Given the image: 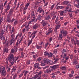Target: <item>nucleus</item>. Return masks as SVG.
<instances>
[{"instance_id": "35", "label": "nucleus", "mask_w": 79, "mask_h": 79, "mask_svg": "<svg viewBox=\"0 0 79 79\" xmlns=\"http://www.w3.org/2000/svg\"><path fill=\"white\" fill-rule=\"evenodd\" d=\"M13 33V32H12L11 33V37H12V38H13V36H14V35H15V34H14V33H13V34H12V33Z\"/></svg>"}, {"instance_id": "19", "label": "nucleus", "mask_w": 79, "mask_h": 79, "mask_svg": "<svg viewBox=\"0 0 79 79\" xmlns=\"http://www.w3.org/2000/svg\"><path fill=\"white\" fill-rule=\"evenodd\" d=\"M62 38L63 37H62V34L61 33L59 35L58 39L59 40H61Z\"/></svg>"}, {"instance_id": "56", "label": "nucleus", "mask_w": 79, "mask_h": 79, "mask_svg": "<svg viewBox=\"0 0 79 79\" xmlns=\"http://www.w3.org/2000/svg\"><path fill=\"white\" fill-rule=\"evenodd\" d=\"M69 76L70 77H72L73 76V75L71 74H69Z\"/></svg>"}, {"instance_id": "13", "label": "nucleus", "mask_w": 79, "mask_h": 79, "mask_svg": "<svg viewBox=\"0 0 79 79\" xmlns=\"http://www.w3.org/2000/svg\"><path fill=\"white\" fill-rule=\"evenodd\" d=\"M50 19V16L48 15V16H47L46 15V17H45V20H49Z\"/></svg>"}, {"instance_id": "11", "label": "nucleus", "mask_w": 79, "mask_h": 79, "mask_svg": "<svg viewBox=\"0 0 79 79\" xmlns=\"http://www.w3.org/2000/svg\"><path fill=\"white\" fill-rule=\"evenodd\" d=\"M76 2H77V4H78L77 5L76 4H75L74 5V6H76V7H77V8H79V0H76Z\"/></svg>"}, {"instance_id": "16", "label": "nucleus", "mask_w": 79, "mask_h": 79, "mask_svg": "<svg viewBox=\"0 0 79 79\" xmlns=\"http://www.w3.org/2000/svg\"><path fill=\"white\" fill-rule=\"evenodd\" d=\"M14 57V55H13V54H11L10 55V56L9 57V60H12V59L13 58V57Z\"/></svg>"}, {"instance_id": "61", "label": "nucleus", "mask_w": 79, "mask_h": 79, "mask_svg": "<svg viewBox=\"0 0 79 79\" xmlns=\"http://www.w3.org/2000/svg\"><path fill=\"white\" fill-rule=\"evenodd\" d=\"M76 68L77 69H78L79 68V65H77L76 66Z\"/></svg>"}, {"instance_id": "62", "label": "nucleus", "mask_w": 79, "mask_h": 79, "mask_svg": "<svg viewBox=\"0 0 79 79\" xmlns=\"http://www.w3.org/2000/svg\"><path fill=\"white\" fill-rule=\"evenodd\" d=\"M40 3V2H36L35 3V4L36 5H39V3Z\"/></svg>"}, {"instance_id": "33", "label": "nucleus", "mask_w": 79, "mask_h": 79, "mask_svg": "<svg viewBox=\"0 0 79 79\" xmlns=\"http://www.w3.org/2000/svg\"><path fill=\"white\" fill-rule=\"evenodd\" d=\"M55 5V4H53V5L50 8V10H52V9L54 8V6Z\"/></svg>"}, {"instance_id": "21", "label": "nucleus", "mask_w": 79, "mask_h": 79, "mask_svg": "<svg viewBox=\"0 0 79 79\" xmlns=\"http://www.w3.org/2000/svg\"><path fill=\"white\" fill-rule=\"evenodd\" d=\"M48 55L49 57H52L53 54L52 52L48 53Z\"/></svg>"}, {"instance_id": "38", "label": "nucleus", "mask_w": 79, "mask_h": 79, "mask_svg": "<svg viewBox=\"0 0 79 79\" xmlns=\"http://www.w3.org/2000/svg\"><path fill=\"white\" fill-rule=\"evenodd\" d=\"M64 13V11H61L60 12V16H63V13Z\"/></svg>"}, {"instance_id": "4", "label": "nucleus", "mask_w": 79, "mask_h": 79, "mask_svg": "<svg viewBox=\"0 0 79 79\" xmlns=\"http://www.w3.org/2000/svg\"><path fill=\"white\" fill-rule=\"evenodd\" d=\"M60 32L61 34H63V35L64 36V37H66V35H67V31H64V30H62L61 31H60Z\"/></svg>"}, {"instance_id": "22", "label": "nucleus", "mask_w": 79, "mask_h": 79, "mask_svg": "<svg viewBox=\"0 0 79 79\" xmlns=\"http://www.w3.org/2000/svg\"><path fill=\"white\" fill-rule=\"evenodd\" d=\"M42 18V16L41 15H39L37 17V20H40V19H41Z\"/></svg>"}, {"instance_id": "9", "label": "nucleus", "mask_w": 79, "mask_h": 79, "mask_svg": "<svg viewBox=\"0 0 79 79\" xmlns=\"http://www.w3.org/2000/svg\"><path fill=\"white\" fill-rule=\"evenodd\" d=\"M13 10L12 9H11L9 11V14L7 16H11L12 14H13Z\"/></svg>"}, {"instance_id": "12", "label": "nucleus", "mask_w": 79, "mask_h": 79, "mask_svg": "<svg viewBox=\"0 0 79 79\" xmlns=\"http://www.w3.org/2000/svg\"><path fill=\"white\" fill-rule=\"evenodd\" d=\"M7 21L8 23H11V19H10V16L7 15Z\"/></svg>"}, {"instance_id": "3", "label": "nucleus", "mask_w": 79, "mask_h": 79, "mask_svg": "<svg viewBox=\"0 0 79 79\" xmlns=\"http://www.w3.org/2000/svg\"><path fill=\"white\" fill-rule=\"evenodd\" d=\"M57 66H58V65H54L53 66H50V68H52V69H51L50 72L52 71H54L55 69L57 68Z\"/></svg>"}, {"instance_id": "60", "label": "nucleus", "mask_w": 79, "mask_h": 79, "mask_svg": "<svg viewBox=\"0 0 79 79\" xmlns=\"http://www.w3.org/2000/svg\"><path fill=\"white\" fill-rule=\"evenodd\" d=\"M45 64L44 63H41L40 64V65L42 66H45Z\"/></svg>"}, {"instance_id": "14", "label": "nucleus", "mask_w": 79, "mask_h": 79, "mask_svg": "<svg viewBox=\"0 0 79 79\" xmlns=\"http://www.w3.org/2000/svg\"><path fill=\"white\" fill-rule=\"evenodd\" d=\"M33 28L34 29L38 28V24L36 23L35 25L33 26Z\"/></svg>"}, {"instance_id": "50", "label": "nucleus", "mask_w": 79, "mask_h": 79, "mask_svg": "<svg viewBox=\"0 0 79 79\" xmlns=\"http://www.w3.org/2000/svg\"><path fill=\"white\" fill-rule=\"evenodd\" d=\"M62 70H66V67L64 66L62 68Z\"/></svg>"}, {"instance_id": "17", "label": "nucleus", "mask_w": 79, "mask_h": 79, "mask_svg": "<svg viewBox=\"0 0 79 79\" xmlns=\"http://www.w3.org/2000/svg\"><path fill=\"white\" fill-rule=\"evenodd\" d=\"M68 3H69V1H65L63 2H62V3H63V5H67V4H68Z\"/></svg>"}, {"instance_id": "46", "label": "nucleus", "mask_w": 79, "mask_h": 79, "mask_svg": "<svg viewBox=\"0 0 79 79\" xmlns=\"http://www.w3.org/2000/svg\"><path fill=\"white\" fill-rule=\"evenodd\" d=\"M24 52H22L21 54V56H22L24 57V55H23Z\"/></svg>"}, {"instance_id": "28", "label": "nucleus", "mask_w": 79, "mask_h": 79, "mask_svg": "<svg viewBox=\"0 0 79 79\" xmlns=\"http://www.w3.org/2000/svg\"><path fill=\"white\" fill-rule=\"evenodd\" d=\"M71 40L72 42H74V38L73 36H71L70 37Z\"/></svg>"}, {"instance_id": "27", "label": "nucleus", "mask_w": 79, "mask_h": 79, "mask_svg": "<svg viewBox=\"0 0 79 79\" xmlns=\"http://www.w3.org/2000/svg\"><path fill=\"white\" fill-rule=\"evenodd\" d=\"M48 55V52H47V51H45L44 52V56H47Z\"/></svg>"}, {"instance_id": "36", "label": "nucleus", "mask_w": 79, "mask_h": 79, "mask_svg": "<svg viewBox=\"0 0 79 79\" xmlns=\"http://www.w3.org/2000/svg\"><path fill=\"white\" fill-rule=\"evenodd\" d=\"M54 54H55V55H56L57 54V51L55 50V49L54 50L53 52Z\"/></svg>"}, {"instance_id": "43", "label": "nucleus", "mask_w": 79, "mask_h": 79, "mask_svg": "<svg viewBox=\"0 0 79 79\" xmlns=\"http://www.w3.org/2000/svg\"><path fill=\"white\" fill-rule=\"evenodd\" d=\"M23 76V73H21L20 74V75L19 76V78H21V77H22Z\"/></svg>"}, {"instance_id": "51", "label": "nucleus", "mask_w": 79, "mask_h": 79, "mask_svg": "<svg viewBox=\"0 0 79 79\" xmlns=\"http://www.w3.org/2000/svg\"><path fill=\"white\" fill-rule=\"evenodd\" d=\"M27 74V71H26L25 72V73L24 74V76H26V74Z\"/></svg>"}, {"instance_id": "53", "label": "nucleus", "mask_w": 79, "mask_h": 79, "mask_svg": "<svg viewBox=\"0 0 79 79\" xmlns=\"http://www.w3.org/2000/svg\"><path fill=\"white\" fill-rule=\"evenodd\" d=\"M48 45V43H47V44H46L45 45V48H46L47 47V45Z\"/></svg>"}, {"instance_id": "44", "label": "nucleus", "mask_w": 79, "mask_h": 79, "mask_svg": "<svg viewBox=\"0 0 79 79\" xmlns=\"http://www.w3.org/2000/svg\"><path fill=\"white\" fill-rule=\"evenodd\" d=\"M58 7L60 9H62V8H64V7L62 6H58Z\"/></svg>"}, {"instance_id": "34", "label": "nucleus", "mask_w": 79, "mask_h": 79, "mask_svg": "<svg viewBox=\"0 0 79 79\" xmlns=\"http://www.w3.org/2000/svg\"><path fill=\"white\" fill-rule=\"evenodd\" d=\"M12 72L13 71V69H14V72L16 71V67L15 66V67H13V68L12 69Z\"/></svg>"}, {"instance_id": "42", "label": "nucleus", "mask_w": 79, "mask_h": 79, "mask_svg": "<svg viewBox=\"0 0 79 79\" xmlns=\"http://www.w3.org/2000/svg\"><path fill=\"white\" fill-rule=\"evenodd\" d=\"M19 34H18L16 36V37L15 38V40H16L18 38V37H19Z\"/></svg>"}, {"instance_id": "8", "label": "nucleus", "mask_w": 79, "mask_h": 79, "mask_svg": "<svg viewBox=\"0 0 79 79\" xmlns=\"http://www.w3.org/2000/svg\"><path fill=\"white\" fill-rule=\"evenodd\" d=\"M41 24L43 25L44 27V26H45L47 25V24H48V23H47V22H45V20H43L41 22Z\"/></svg>"}, {"instance_id": "48", "label": "nucleus", "mask_w": 79, "mask_h": 79, "mask_svg": "<svg viewBox=\"0 0 79 79\" xmlns=\"http://www.w3.org/2000/svg\"><path fill=\"white\" fill-rule=\"evenodd\" d=\"M14 50L15 51V52H17V50H18V47L15 48Z\"/></svg>"}, {"instance_id": "49", "label": "nucleus", "mask_w": 79, "mask_h": 79, "mask_svg": "<svg viewBox=\"0 0 79 79\" xmlns=\"http://www.w3.org/2000/svg\"><path fill=\"white\" fill-rule=\"evenodd\" d=\"M34 20H34V19H32L31 22H34V23H35V22H36V21H37V19H36V20L35 21H34Z\"/></svg>"}, {"instance_id": "1", "label": "nucleus", "mask_w": 79, "mask_h": 79, "mask_svg": "<svg viewBox=\"0 0 79 79\" xmlns=\"http://www.w3.org/2000/svg\"><path fill=\"white\" fill-rule=\"evenodd\" d=\"M39 11L40 13H42V15L41 17H42L44 15L45 13H44V11L42 9V7H40L38 9L37 12H39Z\"/></svg>"}, {"instance_id": "40", "label": "nucleus", "mask_w": 79, "mask_h": 79, "mask_svg": "<svg viewBox=\"0 0 79 79\" xmlns=\"http://www.w3.org/2000/svg\"><path fill=\"white\" fill-rule=\"evenodd\" d=\"M11 53H15V50L14 49H12L11 51Z\"/></svg>"}, {"instance_id": "45", "label": "nucleus", "mask_w": 79, "mask_h": 79, "mask_svg": "<svg viewBox=\"0 0 79 79\" xmlns=\"http://www.w3.org/2000/svg\"><path fill=\"white\" fill-rule=\"evenodd\" d=\"M30 63H31V61L29 60H28L26 62V64H30Z\"/></svg>"}, {"instance_id": "23", "label": "nucleus", "mask_w": 79, "mask_h": 79, "mask_svg": "<svg viewBox=\"0 0 79 79\" xmlns=\"http://www.w3.org/2000/svg\"><path fill=\"white\" fill-rule=\"evenodd\" d=\"M50 69H47V70L44 71L45 73H50Z\"/></svg>"}, {"instance_id": "41", "label": "nucleus", "mask_w": 79, "mask_h": 79, "mask_svg": "<svg viewBox=\"0 0 79 79\" xmlns=\"http://www.w3.org/2000/svg\"><path fill=\"white\" fill-rule=\"evenodd\" d=\"M41 60V58L40 57H39L37 59V61H40Z\"/></svg>"}, {"instance_id": "25", "label": "nucleus", "mask_w": 79, "mask_h": 79, "mask_svg": "<svg viewBox=\"0 0 79 79\" xmlns=\"http://www.w3.org/2000/svg\"><path fill=\"white\" fill-rule=\"evenodd\" d=\"M15 38V37H13L11 39V40L10 41V45H11V44H13V42L14 41V40H13V39H14Z\"/></svg>"}, {"instance_id": "2", "label": "nucleus", "mask_w": 79, "mask_h": 79, "mask_svg": "<svg viewBox=\"0 0 79 79\" xmlns=\"http://www.w3.org/2000/svg\"><path fill=\"white\" fill-rule=\"evenodd\" d=\"M2 76H4L6 75V71H5V67H3L2 68Z\"/></svg>"}, {"instance_id": "55", "label": "nucleus", "mask_w": 79, "mask_h": 79, "mask_svg": "<svg viewBox=\"0 0 79 79\" xmlns=\"http://www.w3.org/2000/svg\"><path fill=\"white\" fill-rule=\"evenodd\" d=\"M29 18H30V15H29L27 17V19L28 20V19H29Z\"/></svg>"}, {"instance_id": "29", "label": "nucleus", "mask_w": 79, "mask_h": 79, "mask_svg": "<svg viewBox=\"0 0 79 79\" xmlns=\"http://www.w3.org/2000/svg\"><path fill=\"white\" fill-rule=\"evenodd\" d=\"M10 3H9L8 5H7V6L6 9L7 10H9L10 8Z\"/></svg>"}, {"instance_id": "58", "label": "nucleus", "mask_w": 79, "mask_h": 79, "mask_svg": "<svg viewBox=\"0 0 79 79\" xmlns=\"http://www.w3.org/2000/svg\"><path fill=\"white\" fill-rule=\"evenodd\" d=\"M49 40L50 42H52V37H50L49 39Z\"/></svg>"}, {"instance_id": "10", "label": "nucleus", "mask_w": 79, "mask_h": 79, "mask_svg": "<svg viewBox=\"0 0 79 79\" xmlns=\"http://www.w3.org/2000/svg\"><path fill=\"white\" fill-rule=\"evenodd\" d=\"M31 21H29L28 23V25H27V23H26L27 26H26V27H27V31H28V30H29V24L31 23Z\"/></svg>"}, {"instance_id": "6", "label": "nucleus", "mask_w": 79, "mask_h": 79, "mask_svg": "<svg viewBox=\"0 0 79 79\" xmlns=\"http://www.w3.org/2000/svg\"><path fill=\"white\" fill-rule=\"evenodd\" d=\"M43 61H44V63H47V64L50 63V60L47 59H44Z\"/></svg>"}, {"instance_id": "47", "label": "nucleus", "mask_w": 79, "mask_h": 79, "mask_svg": "<svg viewBox=\"0 0 79 79\" xmlns=\"http://www.w3.org/2000/svg\"><path fill=\"white\" fill-rule=\"evenodd\" d=\"M3 5H0V9H1V10H3Z\"/></svg>"}, {"instance_id": "39", "label": "nucleus", "mask_w": 79, "mask_h": 79, "mask_svg": "<svg viewBox=\"0 0 79 79\" xmlns=\"http://www.w3.org/2000/svg\"><path fill=\"white\" fill-rule=\"evenodd\" d=\"M48 67H49V66H47L46 67H43V69H47V68H48Z\"/></svg>"}, {"instance_id": "5", "label": "nucleus", "mask_w": 79, "mask_h": 79, "mask_svg": "<svg viewBox=\"0 0 79 79\" xmlns=\"http://www.w3.org/2000/svg\"><path fill=\"white\" fill-rule=\"evenodd\" d=\"M34 66L35 68H37L39 69H41V67L39 66V64L36 63L34 64Z\"/></svg>"}, {"instance_id": "64", "label": "nucleus", "mask_w": 79, "mask_h": 79, "mask_svg": "<svg viewBox=\"0 0 79 79\" xmlns=\"http://www.w3.org/2000/svg\"><path fill=\"white\" fill-rule=\"evenodd\" d=\"M63 52L64 53L66 52V49H64L63 50Z\"/></svg>"}, {"instance_id": "24", "label": "nucleus", "mask_w": 79, "mask_h": 79, "mask_svg": "<svg viewBox=\"0 0 79 79\" xmlns=\"http://www.w3.org/2000/svg\"><path fill=\"white\" fill-rule=\"evenodd\" d=\"M36 47L37 49H38L39 50H40L42 48V46H40L38 45H37L36 46Z\"/></svg>"}, {"instance_id": "57", "label": "nucleus", "mask_w": 79, "mask_h": 79, "mask_svg": "<svg viewBox=\"0 0 79 79\" xmlns=\"http://www.w3.org/2000/svg\"><path fill=\"white\" fill-rule=\"evenodd\" d=\"M70 58L71 59V60H72L73 59V55H71L70 57Z\"/></svg>"}, {"instance_id": "7", "label": "nucleus", "mask_w": 79, "mask_h": 79, "mask_svg": "<svg viewBox=\"0 0 79 79\" xmlns=\"http://www.w3.org/2000/svg\"><path fill=\"white\" fill-rule=\"evenodd\" d=\"M40 74H36V75L34 77H32L31 78L32 79H37V77H40Z\"/></svg>"}, {"instance_id": "15", "label": "nucleus", "mask_w": 79, "mask_h": 79, "mask_svg": "<svg viewBox=\"0 0 79 79\" xmlns=\"http://www.w3.org/2000/svg\"><path fill=\"white\" fill-rule=\"evenodd\" d=\"M60 27V23H58L57 25L56 26V31H57V29H59Z\"/></svg>"}, {"instance_id": "59", "label": "nucleus", "mask_w": 79, "mask_h": 79, "mask_svg": "<svg viewBox=\"0 0 79 79\" xmlns=\"http://www.w3.org/2000/svg\"><path fill=\"white\" fill-rule=\"evenodd\" d=\"M8 59H6V63L7 64H8Z\"/></svg>"}, {"instance_id": "30", "label": "nucleus", "mask_w": 79, "mask_h": 79, "mask_svg": "<svg viewBox=\"0 0 79 79\" xmlns=\"http://www.w3.org/2000/svg\"><path fill=\"white\" fill-rule=\"evenodd\" d=\"M32 40L31 39V41L29 42H28V46H29V45H30V44H32Z\"/></svg>"}, {"instance_id": "54", "label": "nucleus", "mask_w": 79, "mask_h": 79, "mask_svg": "<svg viewBox=\"0 0 79 79\" xmlns=\"http://www.w3.org/2000/svg\"><path fill=\"white\" fill-rule=\"evenodd\" d=\"M72 16H73V14H72V13L69 14V16H70V18H72Z\"/></svg>"}, {"instance_id": "26", "label": "nucleus", "mask_w": 79, "mask_h": 79, "mask_svg": "<svg viewBox=\"0 0 79 79\" xmlns=\"http://www.w3.org/2000/svg\"><path fill=\"white\" fill-rule=\"evenodd\" d=\"M40 74V77H39L38 78H37V79H41V78H40V77H41V75H42V73L41 72V71H40L39 73H38V74Z\"/></svg>"}, {"instance_id": "18", "label": "nucleus", "mask_w": 79, "mask_h": 79, "mask_svg": "<svg viewBox=\"0 0 79 79\" xmlns=\"http://www.w3.org/2000/svg\"><path fill=\"white\" fill-rule=\"evenodd\" d=\"M73 64H77V63H78L77 62V61H76V60L75 59L73 61Z\"/></svg>"}, {"instance_id": "20", "label": "nucleus", "mask_w": 79, "mask_h": 79, "mask_svg": "<svg viewBox=\"0 0 79 79\" xmlns=\"http://www.w3.org/2000/svg\"><path fill=\"white\" fill-rule=\"evenodd\" d=\"M4 51L5 52H6L7 53H8V49L7 48V47H6L4 48Z\"/></svg>"}, {"instance_id": "37", "label": "nucleus", "mask_w": 79, "mask_h": 79, "mask_svg": "<svg viewBox=\"0 0 79 79\" xmlns=\"http://www.w3.org/2000/svg\"><path fill=\"white\" fill-rule=\"evenodd\" d=\"M18 75L15 74V75L13 77V79H16V77H17V76Z\"/></svg>"}, {"instance_id": "31", "label": "nucleus", "mask_w": 79, "mask_h": 79, "mask_svg": "<svg viewBox=\"0 0 79 79\" xmlns=\"http://www.w3.org/2000/svg\"><path fill=\"white\" fill-rule=\"evenodd\" d=\"M4 33H5V31L4 30H3V29H2L1 30V34L2 35H3V34H4Z\"/></svg>"}, {"instance_id": "52", "label": "nucleus", "mask_w": 79, "mask_h": 79, "mask_svg": "<svg viewBox=\"0 0 79 79\" xmlns=\"http://www.w3.org/2000/svg\"><path fill=\"white\" fill-rule=\"evenodd\" d=\"M31 15L32 16H35V15L34 14V12H33L31 13Z\"/></svg>"}, {"instance_id": "63", "label": "nucleus", "mask_w": 79, "mask_h": 79, "mask_svg": "<svg viewBox=\"0 0 79 79\" xmlns=\"http://www.w3.org/2000/svg\"><path fill=\"white\" fill-rule=\"evenodd\" d=\"M58 60V59L56 58V59L55 60V61H54V62L55 63H56L57 61Z\"/></svg>"}, {"instance_id": "32", "label": "nucleus", "mask_w": 79, "mask_h": 79, "mask_svg": "<svg viewBox=\"0 0 79 79\" xmlns=\"http://www.w3.org/2000/svg\"><path fill=\"white\" fill-rule=\"evenodd\" d=\"M24 26H25V28H27L26 30H27V27H26V26H27V23H25V25H23L21 27L22 28V27H24Z\"/></svg>"}]
</instances>
